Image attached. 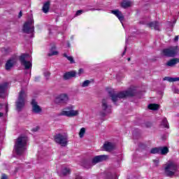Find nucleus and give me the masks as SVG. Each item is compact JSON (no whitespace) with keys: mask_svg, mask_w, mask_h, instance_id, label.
<instances>
[{"mask_svg":"<svg viewBox=\"0 0 179 179\" xmlns=\"http://www.w3.org/2000/svg\"><path fill=\"white\" fill-rule=\"evenodd\" d=\"M82 13H83V10H78L76 13V16H79V15H82Z\"/></svg>","mask_w":179,"mask_h":179,"instance_id":"obj_37","label":"nucleus"},{"mask_svg":"<svg viewBox=\"0 0 179 179\" xmlns=\"http://www.w3.org/2000/svg\"><path fill=\"white\" fill-rule=\"evenodd\" d=\"M93 164H92V161L86 160L83 163V167L85 169H92Z\"/></svg>","mask_w":179,"mask_h":179,"instance_id":"obj_25","label":"nucleus"},{"mask_svg":"<svg viewBox=\"0 0 179 179\" xmlns=\"http://www.w3.org/2000/svg\"><path fill=\"white\" fill-rule=\"evenodd\" d=\"M89 85H90V80H85V81L82 83L81 87H87V86H89Z\"/></svg>","mask_w":179,"mask_h":179,"instance_id":"obj_32","label":"nucleus"},{"mask_svg":"<svg viewBox=\"0 0 179 179\" xmlns=\"http://www.w3.org/2000/svg\"><path fill=\"white\" fill-rule=\"evenodd\" d=\"M85 132H86V129H85L84 127L81 128L79 132L80 138H82L83 136H84Z\"/></svg>","mask_w":179,"mask_h":179,"instance_id":"obj_33","label":"nucleus"},{"mask_svg":"<svg viewBox=\"0 0 179 179\" xmlns=\"http://www.w3.org/2000/svg\"><path fill=\"white\" fill-rule=\"evenodd\" d=\"M164 80H167L168 82H178L179 81V77L176 78H171V77H165L164 78Z\"/></svg>","mask_w":179,"mask_h":179,"instance_id":"obj_26","label":"nucleus"},{"mask_svg":"<svg viewBox=\"0 0 179 179\" xmlns=\"http://www.w3.org/2000/svg\"><path fill=\"white\" fill-rule=\"evenodd\" d=\"M164 173L167 177H173L174 176H179V166L177 163L173 161H169L166 164L164 168Z\"/></svg>","mask_w":179,"mask_h":179,"instance_id":"obj_3","label":"nucleus"},{"mask_svg":"<svg viewBox=\"0 0 179 179\" xmlns=\"http://www.w3.org/2000/svg\"><path fill=\"white\" fill-rule=\"evenodd\" d=\"M150 153H151V155L160 154V148H152Z\"/></svg>","mask_w":179,"mask_h":179,"instance_id":"obj_30","label":"nucleus"},{"mask_svg":"<svg viewBox=\"0 0 179 179\" xmlns=\"http://www.w3.org/2000/svg\"><path fill=\"white\" fill-rule=\"evenodd\" d=\"M161 125L164 127V128H170V126L169 125V122L167 121L166 118H164L162 120V122L161 123Z\"/></svg>","mask_w":179,"mask_h":179,"instance_id":"obj_29","label":"nucleus"},{"mask_svg":"<svg viewBox=\"0 0 179 179\" xmlns=\"http://www.w3.org/2000/svg\"><path fill=\"white\" fill-rule=\"evenodd\" d=\"M108 159V155H96L92 159V166H95L97 163H101V162H106Z\"/></svg>","mask_w":179,"mask_h":179,"instance_id":"obj_12","label":"nucleus"},{"mask_svg":"<svg viewBox=\"0 0 179 179\" xmlns=\"http://www.w3.org/2000/svg\"><path fill=\"white\" fill-rule=\"evenodd\" d=\"M128 43V38H126V44Z\"/></svg>","mask_w":179,"mask_h":179,"instance_id":"obj_48","label":"nucleus"},{"mask_svg":"<svg viewBox=\"0 0 179 179\" xmlns=\"http://www.w3.org/2000/svg\"><path fill=\"white\" fill-rule=\"evenodd\" d=\"M71 78H76V71H67L64 73L63 76V78L64 79V80H69V79H71Z\"/></svg>","mask_w":179,"mask_h":179,"instance_id":"obj_15","label":"nucleus"},{"mask_svg":"<svg viewBox=\"0 0 179 179\" xmlns=\"http://www.w3.org/2000/svg\"><path fill=\"white\" fill-rule=\"evenodd\" d=\"M69 101V96L66 94H62L56 96L55 104H66Z\"/></svg>","mask_w":179,"mask_h":179,"instance_id":"obj_11","label":"nucleus"},{"mask_svg":"<svg viewBox=\"0 0 179 179\" xmlns=\"http://www.w3.org/2000/svg\"><path fill=\"white\" fill-rule=\"evenodd\" d=\"M31 105L32 106L33 113H34L35 114H40V113H41L42 111L41 107L38 106V103H37L36 99H32L31 102Z\"/></svg>","mask_w":179,"mask_h":179,"instance_id":"obj_14","label":"nucleus"},{"mask_svg":"<svg viewBox=\"0 0 179 179\" xmlns=\"http://www.w3.org/2000/svg\"><path fill=\"white\" fill-rule=\"evenodd\" d=\"M179 63V59L178 58H173L169 60L166 64L165 66H169L170 68H173V66H176L177 64Z\"/></svg>","mask_w":179,"mask_h":179,"instance_id":"obj_17","label":"nucleus"},{"mask_svg":"<svg viewBox=\"0 0 179 179\" xmlns=\"http://www.w3.org/2000/svg\"><path fill=\"white\" fill-rule=\"evenodd\" d=\"M63 57H64V58H66L68 61H70V64H75V59H73V57L68 56L66 53H64Z\"/></svg>","mask_w":179,"mask_h":179,"instance_id":"obj_27","label":"nucleus"},{"mask_svg":"<svg viewBox=\"0 0 179 179\" xmlns=\"http://www.w3.org/2000/svg\"><path fill=\"white\" fill-rule=\"evenodd\" d=\"M50 1H46L42 8V10L43 12V13H48L49 10H50Z\"/></svg>","mask_w":179,"mask_h":179,"instance_id":"obj_23","label":"nucleus"},{"mask_svg":"<svg viewBox=\"0 0 179 179\" xmlns=\"http://www.w3.org/2000/svg\"><path fill=\"white\" fill-rule=\"evenodd\" d=\"M103 149L106 151V152H111V150H114V145H113L111 143L108 142V143H105L103 144Z\"/></svg>","mask_w":179,"mask_h":179,"instance_id":"obj_20","label":"nucleus"},{"mask_svg":"<svg viewBox=\"0 0 179 179\" xmlns=\"http://www.w3.org/2000/svg\"><path fill=\"white\" fill-rule=\"evenodd\" d=\"M57 49V47L55 46V45H53L50 50L49 53L48 54V57H52L54 55H58L59 52L58 51L55 50Z\"/></svg>","mask_w":179,"mask_h":179,"instance_id":"obj_21","label":"nucleus"},{"mask_svg":"<svg viewBox=\"0 0 179 179\" xmlns=\"http://www.w3.org/2000/svg\"><path fill=\"white\" fill-rule=\"evenodd\" d=\"M33 131H34V132H36V131H37V129H36V128L33 129Z\"/></svg>","mask_w":179,"mask_h":179,"instance_id":"obj_46","label":"nucleus"},{"mask_svg":"<svg viewBox=\"0 0 179 179\" xmlns=\"http://www.w3.org/2000/svg\"><path fill=\"white\" fill-rule=\"evenodd\" d=\"M68 47H71V44L70 43H68Z\"/></svg>","mask_w":179,"mask_h":179,"instance_id":"obj_50","label":"nucleus"},{"mask_svg":"<svg viewBox=\"0 0 179 179\" xmlns=\"http://www.w3.org/2000/svg\"><path fill=\"white\" fill-rule=\"evenodd\" d=\"M152 162H153L154 165L155 166V167H158L159 166V159H153Z\"/></svg>","mask_w":179,"mask_h":179,"instance_id":"obj_35","label":"nucleus"},{"mask_svg":"<svg viewBox=\"0 0 179 179\" xmlns=\"http://www.w3.org/2000/svg\"><path fill=\"white\" fill-rule=\"evenodd\" d=\"M127 61H131V58L129 57V58L127 59Z\"/></svg>","mask_w":179,"mask_h":179,"instance_id":"obj_49","label":"nucleus"},{"mask_svg":"<svg viewBox=\"0 0 179 179\" xmlns=\"http://www.w3.org/2000/svg\"><path fill=\"white\" fill-rule=\"evenodd\" d=\"M54 138L56 143L61 145V146L65 148L68 145V135L59 133Z\"/></svg>","mask_w":179,"mask_h":179,"instance_id":"obj_10","label":"nucleus"},{"mask_svg":"<svg viewBox=\"0 0 179 179\" xmlns=\"http://www.w3.org/2000/svg\"><path fill=\"white\" fill-rule=\"evenodd\" d=\"M160 149V154L161 155H167V153H169V148L167 147H162V148H159Z\"/></svg>","mask_w":179,"mask_h":179,"instance_id":"obj_28","label":"nucleus"},{"mask_svg":"<svg viewBox=\"0 0 179 179\" xmlns=\"http://www.w3.org/2000/svg\"><path fill=\"white\" fill-rule=\"evenodd\" d=\"M125 52H127V45H125L124 48V51L122 52V56L124 57V55H125Z\"/></svg>","mask_w":179,"mask_h":179,"instance_id":"obj_41","label":"nucleus"},{"mask_svg":"<svg viewBox=\"0 0 179 179\" xmlns=\"http://www.w3.org/2000/svg\"><path fill=\"white\" fill-rule=\"evenodd\" d=\"M45 78H46V80H48V79H50V76L51 75V73H50V71H45L43 73Z\"/></svg>","mask_w":179,"mask_h":179,"instance_id":"obj_34","label":"nucleus"},{"mask_svg":"<svg viewBox=\"0 0 179 179\" xmlns=\"http://www.w3.org/2000/svg\"><path fill=\"white\" fill-rule=\"evenodd\" d=\"M40 80V77H35V82H38Z\"/></svg>","mask_w":179,"mask_h":179,"instance_id":"obj_44","label":"nucleus"},{"mask_svg":"<svg viewBox=\"0 0 179 179\" xmlns=\"http://www.w3.org/2000/svg\"><path fill=\"white\" fill-rule=\"evenodd\" d=\"M26 99H27V94H26L24 90L22 89L19 92L17 101H15V108L18 113H20V111L24 108V106H26Z\"/></svg>","mask_w":179,"mask_h":179,"instance_id":"obj_4","label":"nucleus"},{"mask_svg":"<svg viewBox=\"0 0 179 179\" xmlns=\"http://www.w3.org/2000/svg\"><path fill=\"white\" fill-rule=\"evenodd\" d=\"M22 15H23V13L22 12V10H20L19 14H18V17L19 18L22 17Z\"/></svg>","mask_w":179,"mask_h":179,"instance_id":"obj_42","label":"nucleus"},{"mask_svg":"<svg viewBox=\"0 0 179 179\" xmlns=\"http://www.w3.org/2000/svg\"><path fill=\"white\" fill-rule=\"evenodd\" d=\"M34 20L33 17H30L23 25V32L27 34H31L34 33Z\"/></svg>","mask_w":179,"mask_h":179,"instance_id":"obj_7","label":"nucleus"},{"mask_svg":"<svg viewBox=\"0 0 179 179\" xmlns=\"http://www.w3.org/2000/svg\"><path fill=\"white\" fill-rule=\"evenodd\" d=\"M172 91L173 92V93H176L178 94L179 93V90L178 88L176 87H172Z\"/></svg>","mask_w":179,"mask_h":179,"instance_id":"obj_36","label":"nucleus"},{"mask_svg":"<svg viewBox=\"0 0 179 179\" xmlns=\"http://www.w3.org/2000/svg\"><path fill=\"white\" fill-rule=\"evenodd\" d=\"M16 65V57H10L6 63V71H10Z\"/></svg>","mask_w":179,"mask_h":179,"instance_id":"obj_13","label":"nucleus"},{"mask_svg":"<svg viewBox=\"0 0 179 179\" xmlns=\"http://www.w3.org/2000/svg\"><path fill=\"white\" fill-rule=\"evenodd\" d=\"M132 2L129 0H123V1L121 3V6L124 9H127V8H130Z\"/></svg>","mask_w":179,"mask_h":179,"instance_id":"obj_22","label":"nucleus"},{"mask_svg":"<svg viewBox=\"0 0 179 179\" xmlns=\"http://www.w3.org/2000/svg\"><path fill=\"white\" fill-rule=\"evenodd\" d=\"M3 107V104L0 103V110ZM0 117H3V113L0 112Z\"/></svg>","mask_w":179,"mask_h":179,"instance_id":"obj_39","label":"nucleus"},{"mask_svg":"<svg viewBox=\"0 0 179 179\" xmlns=\"http://www.w3.org/2000/svg\"><path fill=\"white\" fill-rule=\"evenodd\" d=\"M111 13L115 15L116 17L119 19L120 22H121V23L124 22V19L125 17H124V15H122V13L121 11H120L119 10H113L111 11Z\"/></svg>","mask_w":179,"mask_h":179,"instance_id":"obj_19","label":"nucleus"},{"mask_svg":"<svg viewBox=\"0 0 179 179\" xmlns=\"http://www.w3.org/2000/svg\"><path fill=\"white\" fill-rule=\"evenodd\" d=\"M83 73V69H80L78 72V76H80Z\"/></svg>","mask_w":179,"mask_h":179,"instance_id":"obj_38","label":"nucleus"},{"mask_svg":"<svg viewBox=\"0 0 179 179\" xmlns=\"http://www.w3.org/2000/svg\"><path fill=\"white\" fill-rule=\"evenodd\" d=\"M75 107L73 106H69L66 107L59 114V115H63L64 117H76L79 115V111L73 110Z\"/></svg>","mask_w":179,"mask_h":179,"instance_id":"obj_6","label":"nucleus"},{"mask_svg":"<svg viewBox=\"0 0 179 179\" xmlns=\"http://www.w3.org/2000/svg\"><path fill=\"white\" fill-rule=\"evenodd\" d=\"M148 27L150 29H154V30H157L160 31V24L157 21L151 22L147 24Z\"/></svg>","mask_w":179,"mask_h":179,"instance_id":"obj_16","label":"nucleus"},{"mask_svg":"<svg viewBox=\"0 0 179 179\" xmlns=\"http://www.w3.org/2000/svg\"><path fill=\"white\" fill-rule=\"evenodd\" d=\"M62 176H69V174H71V169L69 168H64L62 170Z\"/></svg>","mask_w":179,"mask_h":179,"instance_id":"obj_31","label":"nucleus"},{"mask_svg":"<svg viewBox=\"0 0 179 179\" xmlns=\"http://www.w3.org/2000/svg\"><path fill=\"white\" fill-rule=\"evenodd\" d=\"M27 136H20L17 138L14 145V150L18 156L23 155L24 150H26V145H27Z\"/></svg>","mask_w":179,"mask_h":179,"instance_id":"obj_2","label":"nucleus"},{"mask_svg":"<svg viewBox=\"0 0 179 179\" xmlns=\"http://www.w3.org/2000/svg\"><path fill=\"white\" fill-rule=\"evenodd\" d=\"M6 111L8 113V105L6 106Z\"/></svg>","mask_w":179,"mask_h":179,"instance_id":"obj_45","label":"nucleus"},{"mask_svg":"<svg viewBox=\"0 0 179 179\" xmlns=\"http://www.w3.org/2000/svg\"><path fill=\"white\" fill-rule=\"evenodd\" d=\"M148 108L150 110H152L154 111H156V110H159V104H157V103H150L148 105Z\"/></svg>","mask_w":179,"mask_h":179,"instance_id":"obj_24","label":"nucleus"},{"mask_svg":"<svg viewBox=\"0 0 179 179\" xmlns=\"http://www.w3.org/2000/svg\"><path fill=\"white\" fill-rule=\"evenodd\" d=\"M173 41H175V42L178 41V36H175Z\"/></svg>","mask_w":179,"mask_h":179,"instance_id":"obj_43","label":"nucleus"},{"mask_svg":"<svg viewBox=\"0 0 179 179\" xmlns=\"http://www.w3.org/2000/svg\"><path fill=\"white\" fill-rule=\"evenodd\" d=\"M108 94L114 104L117 106V101L119 99H127V97H134L136 94V90L129 88L127 90L117 93L114 90L108 91Z\"/></svg>","mask_w":179,"mask_h":179,"instance_id":"obj_1","label":"nucleus"},{"mask_svg":"<svg viewBox=\"0 0 179 179\" xmlns=\"http://www.w3.org/2000/svg\"><path fill=\"white\" fill-rule=\"evenodd\" d=\"M140 24H145V22H140Z\"/></svg>","mask_w":179,"mask_h":179,"instance_id":"obj_47","label":"nucleus"},{"mask_svg":"<svg viewBox=\"0 0 179 179\" xmlns=\"http://www.w3.org/2000/svg\"><path fill=\"white\" fill-rule=\"evenodd\" d=\"M30 57V55L24 53L19 57L21 65L24 66V69H31L32 64L31 61H27V58Z\"/></svg>","mask_w":179,"mask_h":179,"instance_id":"obj_9","label":"nucleus"},{"mask_svg":"<svg viewBox=\"0 0 179 179\" xmlns=\"http://www.w3.org/2000/svg\"><path fill=\"white\" fill-rule=\"evenodd\" d=\"M1 179H8V176H6V174L3 173L1 176Z\"/></svg>","mask_w":179,"mask_h":179,"instance_id":"obj_40","label":"nucleus"},{"mask_svg":"<svg viewBox=\"0 0 179 179\" xmlns=\"http://www.w3.org/2000/svg\"><path fill=\"white\" fill-rule=\"evenodd\" d=\"M162 54L164 57H167L168 58H174L178 55V46H170L162 50Z\"/></svg>","mask_w":179,"mask_h":179,"instance_id":"obj_5","label":"nucleus"},{"mask_svg":"<svg viewBox=\"0 0 179 179\" xmlns=\"http://www.w3.org/2000/svg\"><path fill=\"white\" fill-rule=\"evenodd\" d=\"M8 87V83L0 84V97L3 99L5 97V92Z\"/></svg>","mask_w":179,"mask_h":179,"instance_id":"obj_18","label":"nucleus"},{"mask_svg":"<svg viewBox=\"0 0 179 179\" xmlns=\"http://www.w3.org/2000/svg\"><path fill=\"white\" fill-rule=\"evenodd\" d=\"M108 113H111V106L108 104V99H103L101 101V110L99 112V115L106 117Z\"/></svg>","mask_w":179,"mask_h":179,"instance_id":"obj_8","label":"nucleus"}]
</instances>
